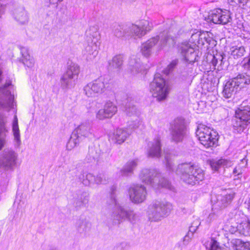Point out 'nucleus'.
Here are the masks:
<instances>
[{
  "mask_svg": "<svg viewBox=\"0 0 250 250\" xmlns=\"http://www.w3.org/2000/svg\"><path fill=\"white\" fill-rule=\"evenodd\" d=\"M1 74V71L0 70V75Z\"/></svg>",
  "mask_w": 250,
  "mask_h": 250,
  "instance_id": "nucleus-61",
  "label": "nucleus"
},
{
  "mask_svg": "<svg viewBox=\"0 0 250 250\" xmlns=\"http://www.w3.org/2000/svg\"><path fill=\"white\" fill-rule=\"evenodd\" d=\"M241 162H242L243 163H245V166H244V167H246L247 166V161L245 158H244V159L241 160Z\"/></svg>",
  "mask_w": 250,
  "mask_h": 250,
  "instance_id": "nucleus-58",
  "label": "nucleus"
},
{
  "mask_svg": "<svg viewBox=\"0 0 250 250\" xmlns=\"http://www.w3.org/2000/svg\"><path fill=\"white\" fill-rule=\"evenodd\" d=\"M91 226V223L86 219H80L77 222V229L80 233L88 231Z\"/></svg>",
  "mask_w": 250,
  "mask_h": 250,
  "instance_id": "nucleus-40",
  "label": "nucleus"
},
{
  "mask_svg": "<svg viewBox=\"0 0 250 250\" xmlns=\"http://www.w3.org/2000/svg\"><path fill=\"white\" fill-rule=\"evenodd\" d=\"M107 84L105 78L100 77L85 84L83 88V93L88 98H95L104 92Z\"/></svg>",
  "mask_w": 250,
  "mask_h": 250,
  "instance_id": "nucleus-11",
  "label": "nucleus"
},
{
  "mask_svg": "<svg viewBox=\"0 0 250 250\" xmlns=\"http://www.w3.org/2000/svg\"><path fill=\"white\" fill-rule=\"evenodd\" d=\"M21 62L24 65L29 68H32L35 64V60L33 57L30 56L28 49L25 47H21Z\"/></svg>",
  "mask_w": 250,
  "mask_h": 250,
  "instance_id": "nucleus-26",
  "label": "nucleus"
},
{
  "mask_svg": "<svg viewBox=\"0 0 250 250\" xmlns=\"http://www.w3.org/2000/svg\"><path fill=\"white\" fill-rule=\"evenodd\" d=\"M130 133L127 129L119 128L113 133L112 139L115 143L121 144L126 140Z\"/></svg>",
  "mask_w": 250,
  "mask_h": 250,
  "instance_id": "nucleus-27",
  "label": "nucleus"
},
{
  "mask_svg": "<svg viewBox=\"0 0 250 250\" xmlns=\"http://www.w3.org/2000/svg\"><path fill=\"white\" fill-rule=\"evenodd\" d=\"M7 122V118L0 114V150L6 144V137L8 132V129L6 126Z\"/></svg>",
  "mask_w": 250,
  "mask_h": 250,
  "instance_id": "nucleus-25",
  "label": "nucleus"
},
{
  "mask_svg": "<svg viewBox=\"0 0 250 250\" xmlns=\"http://www.w3.org/2000/svg\"><path fill=\"white\" fill-rule=\"evenodd\" d=\"M92 130L90 122L86 121L79 125L72 133L66 146L67 150H71L78 146L85 138L92 136Z\"/></svg>",
  "mask_w": 250,
  "mask_h": 250,
  "instance_id": "nucleus-4",
  "label": "nucleus"
},
{
  "mask_svg": "<svg viewBox=\"0 0 250 250\" xmlns=\"http://www.w3.org/2000/svg\"><path fill=\"white\" fill-rule=\"evenodd\" d=\"M138 164V159L128 161L120 170L121 174L123 176H128L132 174Z\"/></svg>",
  "mask_w": 250,
  "mask_h": 250,
  "instance_id": "nucleus-30",
  "label": "nucleus"
},
{
  "mask_svg": "<svg viewBox=\"0 0 250 250\" xmlns=\"http://www.w3.org/2000/svg\"><path fill=\"white\" fill-rule=\"evenodd\" d=\"M129 26V36H135L141 38L146 35L145 31H143L140 25L128 24Z\"/></svg>",
  "mask_w": 250,
  "mask_h": 250,
  "instance_id": "nucleus-41",
  "label": "nucleus"
},
{
  "mask_svg": "<svg viewBox=\"0 0 250 250\" xmlns=\"http://www.w3.org/2000/svg\"><path fill=\"white\" fill-rule=\"evenodd\" d=\"M89 196L86 192H82L77 195L74 204L76 207L81 208L85 206L88 203Z\"/></svg>",
  "mask_w": 250,
  "mask_h": 250,
  "instance_id": "nucleus-36",
  "label": "nucleus"
},
{
  "mask_svg": "<svg viewBox=\"0 0 250 250\" xmlns=\"http://www.w3.org/2000/svg\"><path fill=\"white\" fill-rule=\"evenodd\" d=\"M80 181L85 186L95 184V176L90 173L83 172L78 177Z\"/></svg>",
  "mask_w": 250,
  "mask_h": 250,
  "instance_id": "nucleus-34",
  "label": "nucleus"
},
{
  "mask_svg": "<svg viewBox=\"0 0 250 250\" xmlns=\"http://www.w3.org/2000/svg\"><path fill=\"white\" fill-rule=\"evenodd\" d=\"M237 227L231 226L230 228L229 229V231L231 233H234L237 231Z\"/></svg>",
  "mask_w": 250,
  "mask_h": 250,
  "instance_id": "nucleus-57",
  "label": "nucleus"
},
{
  "mask_svg": "<svg viewBox=\"0 0 250 250\" xmlns=\"http://www.w3.org/2000/svg\"><path fill=\"white\" fill-rule=\"evenodd\" d=\"M172 209V205L166 201L156 200L148 207V213L155 221L161 220L168 216Z\"/></svg>",
  "mask_w": 250,
  "mask_h": 250,
  "instance_id": "nucleus-6",
  "label": "nucleus"
},
{
  "mask_svg": "<svg viewBox=\"0 0 250 250\" xmlns=\"http://www.w3.org/2000/svg\"><path fill=\"white\" fill-rule=\"evenodd\" d=\"M200 224V222L198 220L195 221L191 225L190 227V231H195L197 229L198 227Z\"/></svg>",
  "mask_w": 250,
  "mask_h": 250,
  "instance_id": "nucleus-54",
  "label": "nucleus"
},
{
  "mask_svg": "<svg viewBox=\"0 0 250 250\" xmlns=\"http://www.w3.org/2000/svg\"><path fill=\"white\" fill-rule=\"evenodd\" d=\"M195 46L190 42H184L180 46V53L185 62L192 63L198 61V55L195 50Z\"/></svg>",
  "mask_w": 250,
  "mask_h": 250,
  "instance_id": "nucleus-16",
  "label": "nucleus"
},
{
  "mask_svg": "<svg viewBox=\"0 0 250 250\" xmlns=\"http://www.w3.org/2000/svg\"><path fill=\"white\" fill-rule=\"evenodd\" d=\"M140 180L156 188H164L171 190L170 182L155 169H143L139 174Z\"/></svg>",
  "mask_w": 250,
  "mask_h": 250,
  "instance_id": "nucleus-2",
  "label": "nucleus"
},
{
  "mask_svg": "<svg viewBox=\"0 0 250 250\" xmlns=\"http://www.w3.org/2000/svg\"><path fill=\"white\" fill-rule=\"evenodd\" d=\"M109 178L104 173H99L95 176V184H106L109 181Z\"/></svg>",
  "mask_w": 250,
  "mask_h": 250,
  "instance_id": "nucleus-44",
  "label": "nucleus"
},
{
  "mask_svg": "<svg viewBox=\"0 0 250 250\" xmlns=\"http://www.w3.org/2000/svg\"><path fill=\"white\" fill-rule=\"evenodd\" d=\"M220 63V60H218V63Z\"/></svg>",
  "mask_w": 250,
  "mask_h": 250,
  "instance_id": "nucleus-62",
  "label": "nucleus"
},
{
  "mask_svg": "<svg viewBox=\"0 0 250 250\" xmlns=\"http://www.w3.org/2000/svg\"><path fill=\"white\" fill-rule=\"evenodd\" d=\"M14 19L20 24H25L29 21V16L23 7L15 8L13 12Z\"/></svg>",
  "mask_w": 250,
  "mask_h": 250,
  "instance_id": "nucleus-22",
  "label": "nucleus"
},
{
  "mask_svg": "<svg viewBox=\"0 0 250 250\" xmlns=\"http://www.w3.org/2000/svg\"><path fill=\"white\" fill-rule=\"evenodd\" d=\"M129 69L132 73L135 75L138 73L142 72L143 66L139 61L135 59H131L129 62Z\"/></svg>",
  "mask_w": 250,
  "mask_h": 250,
  "instance_id": "nucleus-39",
  "label": "nucleus"
},
{
  "mask_svg": "<svg viewBox=\"0 0 250 250\" xmlns=\"http://www.w3.org/2000/svg\"><path fill=\"white\" fill-rule=\"evenodd\" d=\"M128 194L132 203L139 204L143 202L146 199L147 191L144 186L137 184L129 188Z\"/></svg>",
  "mask_w": 250,
  "mask_h": 250,
  "instance_id": "nucleus-17",
  "label": "nucleus"
},
{
  "mask_svg": "<svg viewBox=\"0 0 250 250\" xmlns=\"http://www.w3.org/2000/svg\"><path fill=\"white\" fill-rule=\"evenodd\" d=\"M234 118L232 119L234 129L237 132H243L250 124V106L241 107L235 111Z\"/></svg>",
  "mask_w": 250,
  "mask_h": 250,
  "instance_id": "nucleus-10",
  "label": "nucleus"
},
{
  "mask_svg": "<svg viewBox=\"0 0 250 250\" xmlns=\"http://www.w3.org/2000/svg\"><path fill=\"white\" fill-rule=\"evenodd\" d=\"M62 0H50L51 3H57L58 1H61Z\"/></svg>",
  "mask_w": 250,
  "mask_h": 250,
  "instance_id": "nucleus-59",
  "label": "nucleus"
},
{
  "mask_svg": "<svg viewBox=\"0 0 250 250\" xmlns=\"http://www.w3.org/2000/svg\"><path fill=\"white\" fill-rule=\"evenodd\" d=\"M211 57V63L213 66L215 67L218 63V60H220V65H221L224 59L223 56L221 54H216V55H210Z\"/></svg>",
  "mask_w": 250,
  "mask_h": 250,
  "instance_id": "nucleus-48",
  "label": "nucleus"
},
{
  "mask_svg": "<svg viewBox=\"0 0 250 250\" xmlns=\"http://www.w3.org/2000/svg\"><path fill=\"white\" fill-rule=\"evenodd\" d=\"M100 35L98 32H95L93 35H87L84 43L83 54L96 57L100 44Z\"/></svg>",
  "mask_w": 250,
  "mask_h": 250,
  "instance_id": "nucleus-13",
  "label": "nucleus"
},
{
  "mask_svg": "<svg viewBox=\"0 0 250 250\" xmlns=\"http://www.w3.org/2000/svg\"><path fill=\"white\" fill-rule=\"evenodd\" d=\"M111 28L112 33L117 38H121L129 36L128 24L115 23L112 24Z\"/></svg>",
  "mask_w": 250,
  "mask_h": 250,
  "instance_id": "nucleus-24",
  "label": "nucleus"
},
{
  "mask_svg": "<svg viewBox=\"0 0 250 250\" xmlns=\"http://www.w3.org/2000/svg\"><path fill=\"white\" fill-rule=\"evenodd\" d=\"M123 63V56L120 55H116L109 61V69L111 70L118 71L121 68Z\"/></svg>",
  "mask_w": 250,
  "mask_h": 250,
  "instance_id": "nucleus-33",
  "label": "nucleus"
},
{
  "mask_svg": "<svg viewBox=\"0 0 250 250\" xmlns=\"http://www.w3.org/2000/svg\"><path fill=\"white\" fill-rule=\"evenodd\" d=\"M139 219V215L137 213L134 212L132 210L128 209L126 215L127 220L132 224L136 223Z\"/></svg>",
  "mask_w": 250,
  "mask_h": 250,
  "instance_id": "nucleus-45",
  "label": "nucleus"
},
{
  "mask_svg": "<svg viewBox=\"0 0 250 250\" xmlns=\"http://www.w3.org/2000/svg\"><path fill=\"white\" fill-rule=\"evenodd\" d=\"M117 106L112 102L108 101L104 105L103 108L100 109L96 113V118L103 120L112 117L117 112Z\"/></svg>",
  "mask_w": 250,
  "mask_h": 250,
  "instance_id": "nucleus-19",
  "label": "nucleus"
},
{
  "mask_svg": "<svg viewBox=\"0 0 250 250\" xmlns=\"http://www.w3.org/2000/svg\"><path fill=\"white\" fill-rule=\"evenodd\" d=\"M17 153L12 149H4L0 157V167L6 169H11L16 164Z\"/></svg>",
  "mask_w": 250,
  "mask_h": 250,
  "instance_id": "nucleus-18",
  "label": "nucleus"
},
{
  "mask_svg": "<svg viewBox=\"0 0 250 250\" xmlns=\"http://www.w3.org/2000/svg\"><path fill=\"white\" fill-rule=\"evenodd\" d=\"M101 155V151L95 147L89 148L88 153L86 158L89 162L98 161Z\"/></svg>",
  "mask_w": 250,
  "mask_h": 250,
  "instance_id": "nucleus-38",
  "label": "nucleus"
},
{
  "mask_svg": "<svg viewBox=\"0 0 250 250\" xmlns=\"http://www.w3.org/2000/svg\"><path fill=\"white\" fill-rule=\"evenodd\" d=\"M178 61L177 60H173L172 62L167 66V67L164 70V72L165 74L168 75L171 71L177 64Z\"/></svg>",
  "mask_w": 250,
  "mask_h": 250,
  "instance_id": "nucleus-49",
  "label": "nucleus"
},
{
  "mask_svg": "<svg viewBox=\"0 0 250 250\" xmlns=\"http://www.w3.org/2000/svg\"><path fill=\"white\" fill-rule=\"evenodd\" d=\"M232 244L236 250H250V242H243L240 239L233 240Z\"/></svg>",
  "mask_w": 250,
  "mask_h": 250,
  "instance_id": "nucleus-42",
  "label": "nucleus"
},
{
  "mask_svg": "<svg viewBox=\"0 0 250 250\" xmlns=\"http://www.w3.org/2000/svg\"><path fill=\"white\" fill-rule=\"evenodd\" d=\"M80 73L79 66L75 63L70 62L68 64L66 72L64 73L71 77L77 80Z\"/></svg>",
  "mask_w": 250,
  "mask_h": 250,
  "instance_id": "nucleus-37",
  "label": "nucleus"
},
{
  "mask_svg": "<svg viewBox=\"0 0 250 250\" xmlns=\"http://www.w3.org/2000/svg\"><path fill=\"white\" fill-rule=\"evenodd\" d=\"M170 41H173L171 35L167 31H163L159 35L152 37L143 43L141 45V51L146 57H149L155 49L159 51L166 46Z\"/></svg>",
  "mask_w": 250,
  "mask_h": 250,
  "instance_id": "nucleus-3",
  "label": "nucleus"
},
{
  "mask_svg": "<svg viewBox=\"0 0 250 250\" xmlns=\"http://www.w3.org/2000/svg\"><path fill=\"white\" fill-rule=\"evenodd\" d=\"M76 81L73 77H70L69 75L64 73L60 80L61 87L64 89L71 88L75 86Z\"/></svg>",
  "mask_w": 250,
  "mask_h": 250,
  "instance_id": "nucleus-32",
  "label": "nucleus"
},
{
  "mask_svg": "<svg viewBox=\"0 0 250 250\" xmlns=\"http://www.w3.org/2000/svg\"><path fill=\"white\" fill-rule=\"evenodd\" d=\"M189 42L193 44L195 46H202L206 43L207 48H212L216 45V41L210 37L208 32H196L192 34Z\"/></svg>",
  "mask_w": 250,
  "mask_h": 250,
  "instance_id": "nucleus-15",
  "label": "nucleus"
},
{
  "mask_svg": "<svg viewBox=\"0 0 250 250\" xmlns=\"http://www.w3.org/2000/svg\"><path fill=\"white\" fill-rule=\"evenodd\" d=\"M13 86L9 81L0 87V108H11L13 106V95L11 94V90Z\"/></svg>",
  "mask_w": 250,
  "mask_h": 250,
  "instance_id": "nucleus-12",
  "label": "nucleus"
},
{
  "mask_svg": "<svg viewBox=\"0 0 250 250\" xmlns=\"http://www.w3.org/2000/svg\"><path fill=\"white\" fill-rule=\"evenodd\" d=\"M147 155L151 158H158L161 154V144L159 137H157L148 144Z\"/></svg>",
  "mask_w": 250,
  "mask_h": 250,
  "instance_id": "nucleus-21",
  "label": "nucleus"
},
{
  "mask_svg": "<svg viewBox=\"0 0 250 250\" xmlns=\"http://www.w3.org/2000/svg\"><path fill=\"white\" fill-rule=\"evenodd\" d=\"M242 67L246 71L247 73L250 75V53L247 57L244 58L243 61Z\"/></svg>",
  "mask_w": 250,
  "mask_h": 250,
  "instance_id": "nucleus-47",
  "label": "nucleus"
},
{
  "mask_svg": "<svg viewBox=\"0 0 250 250\" xmlns=\"http://www.w3.org/2000/svg\"><path fill=\"white\" fill-rule=\"evenodd\" d=\"M6 7L5 5L0 4V18L1 16L4 14L5 11Z\"/></svg>",
  "mask_w": 250,
  "mask_h": 250,
  "instance_id": "nucleus-56",
  "label": "nucleus"
},
{
  "mask_svg": "<svg viewBox=\"0 0 250 250\" xmlns=\"http://www.w3.org/2000/svg\"><path fill=\"white\" fill-rule=\"evenodd\" d=\"M12 131L14 137V145L19 147L21 145L20 131L18 125V119L17 116L15 115L12 123Z\"/></svg>",
  "mask_w": 250,
  "mask_h": 250,
  "instance_id": "nucleus-29",
  "label": "nucleus"
},
{
  "mask_svg": "<svg viewBox=\"0 0 250 250\" xmlns=\"http://www.w3.org/2000/svg\"><path fill=\"white\" fill-rule=\"evenodd\" d=\"M166 159L167 161L166 166L167 168L169 170H173V164L172 162L170 160H169L167 157H166Z\"/></svg>",
  "mask_w": 250,
  "mask_h": 250,
  "instance_id": "nucleus-55",
  "label": "nucleus"
},
{
  "mask_svg": "<svg viewBox=\"0 0 250 250\" xmlns=\"http://www.w3.org/2000/svg\"><path fill=\"white\" fill-rule=\"evenodd\" d=\"M238 88H242L250 84V75L239 74L232 79Z\"/></svg>",
  "mask_w": 250,
  "mask_h": 250,
  "instance_id": "nucleus-35",
  "label": "nucleus"
},
{
  "mask_svg": "<svg viewBox=\"0 0 250 250\" xmlns=\"http://www.w3.org/2000/svg\"><path fill=\"white\" fill-rule=\"evenodd\" d=\"M233 163L229 160L221 158L218 160H212L210 162V166L212 169L215 171L219 170L221 167H229L232 166Z\"/></svg>",
  "mask_w": 250,
  "mask_h": 250,
  "instance_id": "nucleus-31",
  "label": "nucleus"
},
{
  "mask_svg": "<svg viewBox=\"0 0 250 250\" xmlns=\"http://www.w3.org/2000/svg\"><path fill=\"white\" fill-rule=\"evenodd\" d=\"M206 20L215 24H226L231 21V17L229 11L218 8L211 11Z\"/></svg>",
  "mask_w": 250,
  "mask_h": 250,
  "instance_id": "nucleus-14",
  "label": "nucleus"
},
{
  "mask_svg": "<svg viewBox=\"0 0 250 250\" xmlns=\"http://www.w3.org/2000/svg\"><path fill=\"white\" fill-rule=\"evenodd\" d=\"M234 195V192L231 189L227 190L224 194L217 195L216 200H214L213 207L220 209L225 208L231 202Z\"/></svg>",
  "mask_w": 250,
  "mask_h": 250,
  "instance_id": "nucleus-20",
  "label": "nucleus"
},
{
  "mask_svg": "<svg viewBox=\"0 0 250 250\" xmlns=\"http://www.w3.org/2000/svg\"><path fill=\"white\" fill-rule=\"evenodd\" d=\"M139 25L142 31H145L146 34L147 32L151 30L152 28V24L146 20L142 21Z\"/></svg>",
  "mask_w": 250,
  "mask_h": 250,
  "instance_id": "nucleus-46",
  "label": "nucleus"
},
{
  "mask_svg": "<svg viewBox=\"0 0 250 250\" xmlns=\"http://www.w3.org/2000/svg\"><path fill=\"white\" fill-rule=\"evenodd\" d=\"M246 50L244 46H233L231 48V54L235 59L243 56Z\"/></svg>",
  "mask_w": 250,
  "mask_h": 250,
  "instance_id": "nucleus-43",
  "label": "nucleus"
},
{
  "mask_svg": "<svg viewBox=\"0 0 250 250\" xmlns=\"http://www.w3.org/2000/svg\"><path fill=\"white\" fill-rule=\"evenodd\" d=\"M248 0H228V2L229 4L235 6L237 5H240L242 4L244 5L247 2Z\"/></svg>",
  "mask_w": 250,
  "mask_h": 250,
  "instance_id": "nucleus-50",
  "label": "nucleus"
},
{
  "mask_svg": "<svg viewBox=\"0 0 250 250\" xmlns=\"http://www.w3.org/2000/svg\"><path fill=\"white\" fill-rule=\"evenodd\" d=\"M210 246V249L209 250H221V247L219 245V243L214 239L211 240Z\"/></svg>",
  "mask_w": 250,
  "mask_h": 250,
  "instance_id": "nucleus-51",
  "label": "nucleus"
},
{
  "mask_svg": "<svg viewBox=\"0 0 250 250\" xmlns=\"http://www.w3.org/2000/svg\"><path fill=\"white\" fill-rule=\"evenodd\" d=\"M170 134L171 140L176 143L182 142L188 132V124L185 119L178 117L170 124Z\"/></svg>",
  "mask_w": 250,
  "mask_h": 250,
  "instance_id": "nucleus-8",
  "label": "nucleus"
},
{
  "mask_svg": "<svg viewBox=\"0 0 250 250\" xmlns=\"http://www.w3.org/2000/svg\"><path fill=\"white\" fill-rule=\"evenodd\" d=\"M238 88L236 85V82L232 79L228 81L224 87L223 91V96L226 98H230L235 93Z\"/></svg>",
  "mask_w": 250,
  "mask_h": 250,
  "instance_id": "nucleus-28",
  "label": "nucleus"
},
{
  "mask_svg": "<svg viewBox=\"0 0 250 250\" xmlns=\"http://www.w3.org/2000/svg\"><path fill=\"white\" fill-rule=\"evenodd\" d=\"M185 63L187 64V67L185 68V72L187 73L188 75H191L193 72V63H192V65H190L189 62H185Z\"/></svg>",
  "mask_w": 250,
  "mask_h": 250,
  "instance_id": "nucleus-53",
  "label": "nucleus"
},
{
  "mask_svg": "<svg viewBox=\"0 0 250 250\" xmlns=\"http://www.w3.org/2000/svg\"><path fill=\"white\" fill-rule=\"evenodd\" d=\"M196 135L201 144L206 148L215 146L218 140L217 132L204 125H198Z\"/></svg>",
  "mask_w": 250,
  "mask_h": 250,
  "instance_id": "nucleus-7",
  "label": "nucleus"
},
{
  "mask_svg": "<svg viewBox=\"0 0 250 250\" xmlns=\"http://www.w3.org/2000/svg\"><path fill=\"white\" fill-rule=\"evenodd\" d=\"M150 92L153 97L159 101L165 100L169 92V88L165 79L160 74L155 75L153 81L150 83Z\"/></svg>",
  "mask_w": 250,
  "mask_h": 250,
  "instance_id": "nucleus-9",
  "label": "nucleus"
},
{
  "mask_svg": "<svg viewBox=\"0 0 250 250\" xmlns=\"http://www.w3.org/2000/svg\"><path fill=\"white\" fill-rule=\"evenodd\" d=\"M248 226H249V227H250V222H249V223H248Z\"/></svg>",
  "mask_w": 250,
  "mask_h": 250,
  "instance_id": "nucleus-60",
  "label": "nucleus"
},
{
  "mask_svg": "<svg viewBox=\"0 0 250 250\" xmlns=\"http://www.w3.org/2000/svg\"><path fill=\"white\" fill-rule=\"evenodd\" d=\"M106 208L111 210L110 219L115 224H120L125 220L128 209L119 205L114 193L106 202Z\"/></svg>",
  "mask_w": 250,
  "mask_h": 250,
  "instance_id": "nucleus-5",
  "label": "nucleus"
},
{
  "mask_svg": "<svg viewBox=\"0 0 250 250\" xmlns=\"http://www.w3.org/2000/svg\"><path fill=\"white\" fill-rule=\"evenodd\" d=\"M125 111L126 114L129 116H133L135 120L131 121L129 126L131 128H136L139 126L140 121L138 119V112L137 108L133 105L130 104H126L125 105Z\"/></svg>",
  "mask_w": 250,
  "mask_h": 250,
  "instance_id": "nucleus-23",
  "label": "nucleus"
},
{
  "mask_svg": "<svg viewBox=\"0 0 250 250\" xmlns=\"http://www.w3.org/2000/svg\"><path fill=\"white\" fill-rule=\"evenodd\" d=\"M176 173L180 176L181 179L184 183L192 186L199 184L205 178L203 170L191 163L179 165Z\"/></svg>",
  "mask_w": 250,
  "mask_h": 250,
  "instance_id": "nucleus-1",
  "label": "nucleus"
},
{
  "mask_svg": "<svg viewBox=\"0 0 250 250\" xmlns=\"http://www.w3.org/2000/svg\"><path fill=\"white\" fill-rule=\"evenodd\" d=\"M243 171V169L242 167L240 165H238L233 169V174H234L235 176H238L242 174Z\"/></svg>",
  "mask_w": 250,
  "mask_h": 250,
  "instance_id": "nucleus-52",
  "label": "nucleus"
}]
</instances>
